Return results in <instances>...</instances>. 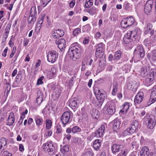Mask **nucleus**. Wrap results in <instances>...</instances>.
I'll return each mask as SVG.
<instances>
[{
	"mask_svg": "<svg viewBox=\"0 0 156 156\" xmlns=\"http://www.w3.org/2000/svg\"><path fill=\"white\" fill-rule=\"evenodd\" d=\"M81 51V47L78 44L73 43L71 45L66 56L69 57L73 60L75 61L80 56Z\"/></svg>",
	"mask_w": 156,
	"mask_h": 156,
	"instance_id": "1",
	"label": "nucleus"
},
{
	"mask_svg": "<svg viewBox=\"0 0 156 156\" xmlns=\"http://www.w3.org/2000/svg\"><path fill=\"white\" fill-rule=\"evenodd\" d=\"M140 29L137 28L133 30H129L124 37V43L127 44H129L131 41H135L137 35L140 34Z\"/></svg>",
	"mask_w": 156,
	"mask_h": 156,
	"instance_id": "2",
	"label": "nucleus"
},
{
	"mask_svg": "<svg viewBox=\"0 0 156 156\" xmlns=\"http://www.w3.org/2000/svg\"><path fill=\"white\" fill-rule=\"evenodd\" d=\"M56 144L53 143L51 141H48L43 145V149L45 151H47L50 155H52L56 153Z\"/></svg>",
	"mask_w": 156,
	"mask_h": 156,
	"instance_id": "3",
	"label": "nucleus"
},
{
	"mask_svg": "<svg viewBox=\"0 0 156 156\" xmlns=\"http://www.w3.org/2000/svg\"><path fill=\"white\" fill-rule=\"evenodd\" d=\"M115 105L113 100L108 101L104 108V110L106 114L112 115L115 111Z\"/></svg>",
	"mask_w": 156,
	"mask_h": 156,
	"instance_id": "4",
	"label": "nucleus"
},
{
	"mask_svg": "<svg viewBox=\"0 0 156 156\" xmlns=\"http://www.w3.org/2000/svg\"><path fill=\"white\" fill-rule=\"evenodd\" d=\"M106 124L102 125L101 127L97 130V131L92 133L87 138L89 140H92L93 138L96 136L97 137H100L102 136L105 133V126Z\"/></svg>",
	"mask_w": 156,
	"mask_h": 156,
	"instance_id": "5",
	"label": "nucleus"
},
{
	"mask_svg": "<svg viewBox=\"0 0 156 156\" xmlns=\"http://www.w3.org/2000/svg\"><path fill=\"white\" fill-rule=\"evenodd\" d=\"M135 22L134 18L132 16H129L123 19L121 22V27L126 28L133 25Z\"/></svg>",
	"mask_w": 156,
	"mask_h": 156,
	"instance_id": "6",
	"label": "nucleus"
},
{
	"mask_svg": "<svg viewBox=\"0 0 156 156\" xmlns=\"http://www.w3.org/2000/svg\"><path fill=\"white\" fill-rule=\"evenodd\" d=\"M94 93L98 103V106L101 107L106 97V94L105 93L101 92L99 89H98L97 91L96 90Z\"/></svg>",
	"mask_w": 156,
	"mask_h": 156,
	"instance_id": "7",
	"label": "nucleus"
},
{
	"mask_svg": "<svg viewBox=\"0 0 156 156\" xmlns=\"http://www.w3.org/2000/svg\"><path fill=\"white\" fill-rule=\"evenodd\" d=\"M58 55V53L55 51L48 52L47 56L48 61L52 63H54L57 60Z\"/></svg>",
	"mask_w": 156,
	"mask_h": 156,
	"instance_id": "8",
	"label": "nucleus"
},
{
	"mask_svg": "<svg viewBox=\"0 0 156 156\" xmlns=\"http://www.w3.org/2000/svg\"><path fill=\"white\" fill-rule=\"evenodd\" d=\"M145 51L144 49L141 45L137 46L134 52V56L137 57L139 59L143 57Z\"/></svg>",
	"mask_w": 156,
	"mask_h": 156,
	"instance_id": "9",
	"label": "nucleus"
},
{
	"mask_svg": "<svg viewBox=\"0 0 156 156\" xmlns=\"http://www.w3.org/2000/svg\"><path fill=\"white\" fill-rule=\"evenodd\" d=\"M156 123V120L153 116H150L147 118L146 121V125L147 127L151 129H152L154 128Z\"/></svg>",
	"mask_w": 156,
	"mask_h": 156,
	"instance_id": "10",
	"label": "nucleus"
},
{
	"mask_svg": "<svg viewBox=\"0 0 156 156\" xmlns=\"http://www.w3.org/2000/svg\"><path fill=\"white\" fill-rule=\"evenodd\" d=\"M71 113L70 111H66L64 112L62 115L61 119L63 125H66L70 123Z\"/></svg>",
	"mask_w": 156,
	"mask_h": 156,
	"instance_id": "11",
	"label": "nucleus"
},
{
	"mask_svg": "<svg viewBox=\"0 0 156 156\" xmlns=\"http://www.w3.org/2000/svg\"><path fill=\"white\" fill-rule=\"evenodd\" d=\"M95 56L97 58H100L102 56V53L105 49L104 44L102 43L96 44Z\"/></svg>",
	"mask_w": 156,
	"mask_h": 156,
	"instance_id": "12",
	"label": "nucleus"
},
{
	"mask_svg": "<svg viewBox=\"0 0 156 156\" xmlns=\"http://www.w3.org/2000/svg\"><path fill=\"white\" fill-rule=\"evenodd\" d=\"M55 43L58 45V48L61 51H62L65 50L66 45L65 39L62 38L58 39L56 41Z\"/></svg>",
	"mask_w": 156,
	"mask_h": 156,
	"instance_id": "13",
	"label": "nucleus"
},
{
	"mask_svg": "<svg viewBox=\"0 0 156 156\" xmlns=\"http://www.w3.org/2000/svg\"><path fill=\"white\" fill-rule=\"evenodd\" d=\"M156 100V87H154L151 90V94L148 105H150L154 103Z\"/></svg>",
	"mask_w": 156,
	"mask_h": 156,
	"instance_id": "14",
	"label": "nucleus"
},
{
	"mask_svg": "<svg viewBox=\"0 0 156 156\" xmlns=\"http://www.w3.org/2000/svg\"><path fill=\"white\" fill-rule=\"evenodd\" d=\"M153 2L152 0H148L146 2L144 8L145 12L147 14L151 12Z\"/></svg>",
	"mask_w": 156,
	"mask_h": 156,
	"instance_id": "15",
	"label": "nucleus"
},
{
	"mask_svg": "<svg viewBox=\"0 0 156 156\" xmlns=\"http://www.w3.org/2000/svg\"><path fill=\"white\" fill-rule=\"evenodd\" d=\"M138 87V83L135 81H131L128 83V88L129 90L135 92Z\"/></svg>",
	"mask_w": 156,
	"mask_h": 156,
	"instance_id": "16",
	"label": "nucleus"
},
{
	"mask_svg": "<svg viewBox=\"0 0 156 156\" xmlns=\"http://www.w3.org/2000/svg\"><path fill=\"white\" fill-rule=\"evenodd\" d=\"M123 146L122 145H119L117 144H113L112 145L111 150L113 154L119 152L121 149L122 148Z\"/></svg>",
	"mask_w": 156,
	"mask_h": 156,
	"instance_id": "17",
	"label": "nucleus"
},
{
	"mask_svg": "<svg viewBox=\"0 0 156 156\" xmlns=\"http://www.w3.org/2000/svg\"><path fill=\"white\" fill-rule=\"evenodd\" d=\"M140 156H153L151 152H149L147 147H143L140 152Z\"/></svg>",
	"mask_w": 156,
	"mask_h": 156,
	"instance_id": "18",
	"label": "nucleus"
},
{
	"mask_svg": "<svg viewBox=\"0 0 156 156\" xmlns=\"http://www.w3.org/2000/svg\"><path fill=\"white\" fill-rule=\"evenodd\" d=\"M144 93L142 92H139L135 96L134 102L135 104H139L142 101L144 98Z\"/></svg>",
	"mask_w": 156,
	"mask_h": 156,
	"instance_id": "19",
	"label": "nucleus"
},
{
	"mask_svg": "<svg viewBox=\"0 0 156 156\" xmlns=\"http://www.w3.org/2000/svg\"><path fill=\"white\" fill-rule=\"evenodd\" d=\"M150 67L149 65L143 66L140 71V75L142 77H144L148 74V71L150 70Z\"/></svg>",
	"mask_w": 156,
	"mask_h": 156,
	"instance_id": "20",
	"label": "nucleus"
},
{
	"mask_svg": "<svg viewBox=\"0 0 156 156\" xmlns=\"http://www.w3.org/2000/svg\"><path fill=\"white\" fill-rule=\"evenodd\" d=\"M56 68L54 67H52L49 71L48 72L47 74V77L50 79H51L56 76Z\"/></svg>",
	"mask_w": 156,
	"mask_h": 156,
	"instance_id": "21",
	"label": "nucleus"
},
{
	"mask_svg": "<svg viewBox=\"0 0 156 156\" xmlns=\"http://www.w3.org/2000/svg\"><path fill=\"white\" fill-rule=\"evenodd\" d=\"M131 105L130 103L128 102L125 103L122 106V109L120 111L119 113L123 114L126 112Z\"/></svg>",
	"mask_w": 156,
	"mask_h": 156,
	"instance_id": "22",
	"label": "nucleus"
},
{
	"mask_svg": "<svg viewBox=\"0 0 156 156\" xmlns=\"http://www.w3.org/2000/svg\"><path fill=\"white\" fill-rule=\"evenodd\" d=\"M7 121V125L9 126L12 125L14 123L15 121V116L13 112H11L10 113Z\"/></svg>",
	"mask_w": 156,
	"mask_h": 156,
	"instance_id": "23",
	"label": "nucleus"
},
{
	"mask_svg": "<svg viewBox=\"0 0 156 156\" xmlns=\"http://www.w3.org/2000/svg\"><path fill=\"white\" fill-rule=\"evenodd\" d=\"M147 58L150 61H154L156 60V50L152 51L150 53H148Z\"/></svg>",
	"mask_w": 156,
	"mask_h": 156,
	"instance_id": "24",
	"label": "nucleus"
},
{
	"mask_svg": "<svg viewBox=\"0 0 156 156\" xmlns=\"http://www.w3.org/2000/svg\"><path fill=\"white\" fill-rule=\"evenodd\" d=\"M111 124L113 125L114 130H116L119 128L121 122L118 119H116L111 123Z\"/></svg>",
	"mask_w": 156,
	"mask_h": 156,
	"instance_id": "25",
	"label": "nucleus"
},
{
	"mask_svg": "<svg viewBox=\"0 0 156 156\" xmlns=\"http://www.w3.org/2000/svg\"><path fill=\"white\" fill-rule=\"evenodd\" d=\"M101 140L99 139L95 140L93 144V147L96 151L99 150L101 146Z\"/></svg>",
	"mask_w": 156,
	"mask_h": 156,
	"instance_id": "26",
	"label": "nucleus"
},
{
	"mask_svg": "<svg viewBox=\"0 0 156 156\" xmlns=\"http://www.w3.org/2000/svg\"><path fill=\"white\" fill-rule=\"evenodd\" d=\"M60 151L63 155H66L69 150V146L67 145H61Z\"/></svg>",
	"mask_w": 156,
	"mask_h": 156,
	"instance_id": "27",
	"label": "nucleus"
},
{
	"mask_svg": "<svg viewBox=\"0 0 156 156\" xmlns=\"http://www.w3.org/2000/svg\"><path fill=\"white\" fill-rule=\"evenodd\" d=\"M35 120L37 126L39 127L43 123V119L39 115H36L35 117Z\"/></svg>",
	"mask_w": 156,
	"mask_h": 156,
	"instance_id": "28",
	"label": "nucleus"
},
{
	"mask_svg": "<svg viewBox=\"0 0 156 156\" xmlns=\"http://www.w3.org/2000/svg\"><path fill=\"white\" fill-rule=\"evenodd\" d=\"M21 115L20 116V119L23 120L25 117V115L28 113V110L26 108H23L20 111Z\"/></svg>",
	"mask_w": 156,
	"mask_h": 156,
	"instance_id": "29",
	"label": "nucleus"
},
{
	"mask_svg": "<svg viewBox=\"0 0 156 156\" xmlns=\"http://www.w3.org/2000/svg\"><path fill=\"white\" fill-rule=\"evenodd\" d=\"M69 106L72 109L75 108L77 105V103L76 101L74 100H70L69 102Z\"/></svg>",
	"mask_w": 156,
	"mask_h": 156,
	"instance_id": "30",
	"label": "nucleus"
},
{
	"mask_svg": "<svg viewBox=\"0 0 156 156\" xmlns=\"http://www.w3.org/2000/svg\"><path fill=\"white\" fill-rule=\"evenodd\" d=\"M45 123L46 125L45 128L46 129L49 130L51 128L52 123L51 120L48 119L46 120Z\"/></svg>",
	"mask_w": 156,
	"mask_h": 156,
	"instance_id": "31",
	"label": "nucleus"
},
{
	"mask_svg": "<svg viewBox=\"0 0 156 156\" xmlns=\"http://www.w3.org/2000/svg\"><path fill=\"white\" fill-rule=\"evenodd\" d=\"M138 121L136 120H134L132 124L130 127L132 129L133 131L135 132L136 129L138 127Z\"/></svg>",
	"mask_w": 156,
	"mask_h": 156,
	"instance_id": "32",
	"label": "nucleus"
},
{
	"mask_svg": "<svg viewBox=\"0 0 156 156\" xmlns=\"http://www.w3.org/2000/svg\"><path fill=\"white\" fill-rule=\"evenodd\" d=\"M131 66L130 65L126 64L124 65L122 67V70L125 73H127L129 72Z\"/></svg>",
	"mask_w": 156,
	"mask_h": 156,
	"instance_id": "33",
	"label": "nucleus"
},
{
	"mask_svg": "<svg viewBox=\"0 0 156 156\" xmlns=\"http://www.w3.org/2000/svg\"><path fill=\"white\" fill-rule=\"evenodd\" d=\"M132 129L130 127H129L125 130L123 133V135L124 136H126L129 134H131L134 133Z\"/></svg>",
	"mask_w": 156,
	"mask_h": 156,
	"instance_id": "34",
	"label": "nucleus"
},
{
	"mask_svg": "<svg viewBox=\"0 0 156 156\" xmlns=\"http://www.w3.org/2000/svg\"><path fill=\"white\" fill-rule=\"evenodd\" d=\"M36 20V16L30 15L28 19V22L30 23L33 24Z\"/></svg>",
	"mask_w": 156,
	"mask_h": 156,
	"instance_id": "35",
	"label": "nucleus"
},
{
	"mask_svg": "<svg viewBox=\"0 0 156 156\" xmlns=\"http://www.w3.org/2000/svg\"><path fill=\"white\" fill-rule=\"evenodd\" d=\"M91 30V27L89 24H87L82 27V31L83 32H88Z\"/></svg>",
	"mask_w": 156,
	"mask_h": 156,
	"instance_id": "36",
	"label": "nucleus"
},
{
	"mask_svg": "<svg viewBox=\"0 0 156 156\" xmlns=\"http://www.w3.org/2000/svg\"><path fill=\"white\" fill-rule=\"evenodd\" d=\"M93 153L92 150L90 148H88L86 150L83 156H93Z\"/></svg>",
	"mask_w": 156,
	"mask_h": 156,
	"instance_id": "37",
	"label": "nucleus"
},
{
	"mask_svg": "<svg viewBox=\"0 0 156 156\" xmlns=\"http://www.w3.org/2000/svg\"><path fill=\"white\" fill-rule=\"evenodd\" d=\"M37 15V12L36 10V8L35 6L31 7L30 13V15L36 16Z\"/></svg>",
	"mask_w": 156,
	"mask_h": 156,
	"instance_id": "38",
	"label": "nucleus"
},
{
	"mask_svg": "<svg viewBox=\"0 0 156 156\" xmlns=\"http://www.w3.org/2000/svg\"><path fill=\"white\" fill-rule=\"evenodd\" d=\"M94 0H86L85 6L86 8H88L91 6L93 4Z\"/></svg>",
	"mask_w": 156,
	"mask_h": 156,
	"instance_id": "39",
	"label": "nucleus"
},
{
	"mask_svg": "<svg viewBox=\"0 0 156 156\" xmlns=\"http://www.w3.org/2000/svg\"><path fill=\"white\" fill-rule=\"evenodd\" d=\"M97 9L95 7H93L90 9L87 12L90 14L93 15L96 12Z\"/></svg>",
	"mask_w": 156,
	"mask_h": 156,
	"instance_id": "40",
	"label": "nucleus"
},
{
	"mask_svg": "<svg viewBox=\"0 0 156 156\" xmlns=\"http://www.w3.org/2000/svg\"><path fill=\"white\" fill-rule=\"evenodd\" d=\"M81 33V29L78 28L75 29L73 32L74 36H76Z\"/></svg>",
	"mask_w": 156,
	"mask_h": 156,
	"instance_id": "41",
	"label": "nucleus"
},
{
	"mask_svg": "<svg viewBox=\"0 0 156 156\" xmlns=\"http://www.w3.org/2000/svg\"><path fill=\"white\" fill-rule=\"evenodd\" d=\"M123 8L126 10H129L131 8V5L129 3L126 2L123 4Z\"/></svg>",
	"mask_w": 156,
	"mask_h": 156,
	"instance_id": "42",
	"label": "nucleus"
},
{
	"mask_svg": "<svg viewBox=\"0 0 156 156\" xmlns=\"http://www.w3.org/2000/svg\"><path fill=\"white\" fill-rule=\"evenodd\" d=\"M86 61H88L87 60V58H84L83 60L82 66L81 69L82 71H84L85 69L86 65L87 64V63L86 62Z\"/></svg>",
	"mask_w": 156,
	"mask_h": 156,
	"instance_id": "43",
	"label": "nucleus"
},
{
	"mask_svg": "<svg viewBox=\"0 0 156 156\" xmlns=\"http://www.w3.org/2000/svg\"><path fill=\"white\" fill-rule=\"evenodd\" d=\"M80 131V128L78 126H75L72 128V132L73 133L79 132Z\"/></svg>",
	"mask_w": 156,
	"mask_h": 156,
	"instance_id": "44",
	"label": "nucleus"
},
{
	"mask_svg": "<svg viewBox=\"0 0 156 156\" xmlns=\"http://www.w3.org/2000/svg\"><path fill=\"white\" fill-rule=\"evenodd\" d=\"M94 119H97L99 117V114L98 111L95 110L91 114Z\"/></svg>",
	"mask_w": 156,
	"mask_h": 156,
	"instance_id": "45",
	"label": "nucleus"
},
{
	"mask_svg": "<svg viewBox=\"0 0 156 156\" xmlns=\"http://www.w3.org/2000/svg\"><path fill=\"white\" fill-rule=\"evenodd\" d=\"M4 83L5 85H11V80L9 76H5V78L4 80Z\"/></svg>",
	"mask_w": 156,
	"mask_h": 156,
	"instance_id": "46",
	"label": "nucleus"
},
{
	"mask_svg": "<svg viewBox=\"0 0 156 156\" xmlns=\"http://www.w3.org/2000/svg\"><path fill=\"white\" fill-rule=\"evenodd\" d=\"M7 140L5 138H2L0 139V144L3 147L5 146L7 144Z\"/></svg>",
	"mask_w": 156,
	"mask_h": 156,
	"instance_id": "47",
	"label": "nucleus"
},
{
	"mask_svg": "<svg viewBox=\"0 0 156 156\" xmlns=\"http://www.w3.org/2000/svg\"><path fill=\"white\" fill-rule=\"evenodd\" d=\"M145 114V112L144 110H139L136 113V115L138 116L141 117L144 116Z\"/></svg>",
	"mask_w": 156,
	"mask_h": 156,
	"instance_id": "48",
	"label": "nucleus"
},
{
	"mask_svg": "<svg viewBox=\"0 0 156 156\" xmlns=\"http://www.w3.org/2000/svg\"><path fill=\"white\" fill-rule=\"evenodd\" d=\"M128 151L127 149H125L119 153L116 156H126L128 153Z\"/></svg>",
	"mask_w": 156,
	"mask_h": 156,
	"instance_id": "49",
	"label": "nucleus"
},
{
	"mask_svg": "<svg viewBox=\"0 0 156 156\" xmlns=\"http://www.w3.org/2000/svg\"><path fill=\"white\" fill-rule=\"evenodd\" d=\"M114 56L115 59L119 60L121 57V52L120 51H118L115 53Z\"/></svg>",
	"mask_w": 156,
	"mask_h": 156,
	"instance_id": "50",
	"label": "nucleus"
},
{
	"mask_svg": "<svg viewBox=\"0 0 156 156\" xmlns=\"http://www.w3.org/2000/svg\"><path fill=\"white\" fill-rule=\"evenodd\" d=\"M56 30L58 33L59 38L62 37L64 35V33L63 30L61 29H58Z\"/></svg>",
	"mask_w": 156,
	"mask_h": 156,
	"instance_id": "51",
	"label": "nucleus"
},
{
	"mask_svg": "<svg viewBox=\"0 0 156 156\" xmlns=\"http://www.w3.org/2000/svg\"><path fill=\"white\" fill-rule=\"evenodd\" d=\"M44 77L43 76H42L39 77L37 80V85H39L42 84L43 83V82L42 81L44 79Z\"/></svg>",
	"mask_w": 156,
	"mask_h": 156,
	"instance_id": "52",
	"label": "nucleus"
},
{
	"mask_svg": "<svg viewBox=\"0 0 156 156\" xmlns=\"http://www.w3.org/2000/svg\"><path fill=\"white\" fill-rule=\"evenodd\" d=\"M62 129L61 126L60 125L57 126L56 128V131H55V133L57 134H61L62 133Z\"/></svg>",
	"mask_w": 156,
	"mask_h": 156,
	"instance_id": "53",
	"label": "nucleus"
},
{
	"mask_svg": "<svg viewBox=\"0 0 156 156\" xmlns=\"http://www.w3.org/2000/svg\"><path fill=\"white\" fill-rule=\"evenodd\" d=\"M5 93H6L7 94L10 91L11 89V85H5Z\"/></svg>",
	"mask_w": 156,
	"mask_h": 156,
	"instance_id": "54",
	"label": "nucleus"
},
{
	"mask_svg": "<svg viewBox=\"0 0 156 156\" xmlns=\"http://www.w3.org/2000/svg\"><path fill=\"white\" fill-rule=\"evenodd\" d=\"M51 0H41V3L43 7H45Z\"/></svg>",
	"mask_w": 156,
	"mask_h": 156,
	"instance_id": "55",
	"label": "nucleus"
},
{
	"mask_svg": "<svg viewBox=\"0 0 156 156\" xmlns=\"http://www.w3.org/2000/svg\"><path fill=\"white\" fill-rule=\"evenodd\" d=\"M151 73L150 74V76L151 77L152 76L153 77H154V75L156 76V67L152 69L151 70Z\"/></svg>",
	"mask_w": 156,
	"mask_h": 156,
	"instance_id": "56",
	"label": "nucleus"
},
{
	"mask_svg": "<svg viewBox=\"0 0 156 156\" xmlns=\"http://www.w3.org/2000/svg\"><path fill=\"white\" fill-rule=\"evenodd\" d=\"M144 44L146 46L150 45L151 44L150 39L148 38L145 39L144 41Z\"/></svg>",
	"mask_w": 156,
	"mask_h": 156,
	"instance_id": "57",
	"label": "nucleus"
},
{
	"mask_svg": "<svg viewBox=\"0 0 156 156\" xmlns=\"http://www.w3.org/2000/svg\"><path fill=\"white\" fill-rule=\"evenodd\" d=\"M43 98L41 95L39 96V97L36 99V102L38 104H40L42 101Z\"/></svg>",
	"mask_w": 156,
	"mask_h": 156,
	"instance_id": "58",
	"label": "nucleus"
},
{
	"mask_svg": "<svg viewBox=\"0 0 156 156\" xmlns=\"http://www.w3.org/2000/svg\"><path fill=\"white\" fill-rule=\"evenodd\" d=\"M29 42V39H28L27 38H24L23 41V45L25 47H26L27 46Z\"/></svg>",
	"mask_w": 156,
	"mask_h": 156,
	"instance_id": "59",
	"label": "nucleus"
},
{
	"mask_svg": "<svg viewBox=\"0 0 156 156\" xmlns=\"http://www.w3.org/2000/svg\"><path fill=\"white\" fill-rule=\"evenodd\" d=\"M48 87L51 90H54L56 88V86L54 83H52L49 85Z\"/></svg>",
	"mask_w": 156,
	"mask_h": 156,
	"instance_id": "60",
	"label": "nucleus"
},
{
	"mask_svg": "<svg viewBox=\"0 0 156 156\" xmlns=\"http://www.w3.org/2000/svg\"><path fill=\"white\" fill-rule=\"evenodd\" d=\"M8 47H6L2 53V56L5 57H6L7 55V53L8 51Z\"/></svg>",
	"mask_w": 156,
	"mask_h": 156,
	"instance_id": "61",
	"label": "nucleus"
},
{
	"mask_svg": "<svg viewBox=\"0 0 156 156\" xmlns=\"http://www.w3.org/2000/svg\"><path fill=\"white\" fill-rule=\"evenodd\" d=\"M10 29V28L9 27L7 26L5 29V34L6 36L8 35L9 30Z\"/></svg>",
	"mask_w": 156,
	"mask_h": 156,
	"instance_id": "62",
	"label": "nucleus"
},
{
	"mask_svg": "<svg viewBox=\"0 0 156 156\" xmlns=\"http://www.w3.org/2000/svg\"><path fill=\"white\" fill-rule=\"evenodd\" d=\"M117 91V87L116 86H115L113 87V89L112 91V94L113 95H115Z\"/></svg>",
	"mask_w": 156,
	"mask_h": 156,
	"instance_id": "63",
	"label": "nucleus"
},
{
	"mask_svg": "<svg viewBox=\"0 0 156 156\" xmlns=\"http://www.w3.org/2000/svg\"><path fill=\"white\" fill-rule=\"evenodd\" d=\"M3 156H11L12 154L9 153L8 151H4L3 153Z\"/></svg>",
	"mask_w": 156,
	"mask_h": 156,
	"instance_id": "64",
	"label": "nucleus"
}]
</instances>
